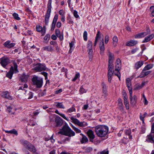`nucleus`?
Masks as SVG:
<instances>
[{
  "instance_id": "obj_1",
  "label": "nucleus",
  "mask_w": 154,
  "mask_h": 154,
  "mask_svg": "<svg viewBox=\"0 0 154 154\" xmlns=\"http://www.w3.org/2000/svg\"><path fill=\"white\" fill-rule=\"evenodd\" d=\"M95 131L98 137H103L107 134L109 129L106 126H98L95 127Z\"/></svg>"
},
{
  "instance_id": "obj_2",
  "label": "nucleus",
  "mask_w": 154,
  "mask_h": 154,
  "mask_svg": "<svg viewBox=\"0 0 154 154\" xmlns=\"http://www.w3.org/2000/svg\"><path fill=\"white\" fill-rule=\"evenodd\" d=\"M58 133L69 137L74 136L75 134V132L66 125L64 126Z\"/></svg>"
},
{
  "instance_id": "obj_3",
  "label": "nucleus",
  "mask_w": 154,
  "mask_h": 154,
  "mask_svg": "<svg viewBox=\"0 0 154 154\" xmlns=\"http://www.w3.org/2000/svg\"><path fill=\"white\" fill-rule=\"evenodd\" d=\"M121 68V63L120 59H117L116 62V65L115 66V70L114 71V74L115 75L119 78V80L120 79L121 75L119 72V71Z\"/></svg>"
},
{
  "instance_id": "obj_4",
  "label": "nucleus",
  "mask_w": 154,
  "mask_h": 154,
  "mask_svg": "<svg viewBox=\"0 0 154 154\" xmlns=\"http://www.w3.org/2000/svg\"><path fill=\"white\" fill-rule=\"evenodd\" d=\"M33 84L36 86L38 88H40L42 87L43 84V79L41 78H38L37 76H35L33 77L32 79Z\"/></svg>"
},
{
  "instance_id": "obj_5",
  "label": "nucleus",
  "mask_w": 154,
  "mask_h": 154,
  "mask_svg": "<svg viewBox=\"0 0 154 154\" xmlns=\"http://www.w3.org/2000/svg\"><path fill=\"white\" fill-rule=\"evenodd\" d=\"M51 0H49L48 4V10L45 17V22L46 24L48 25L51 13Z\"/></svg>"
},
{
  "instance_id": "obj_6",
  "label": "nucleus",
  "mask_w": 154,
  "mask_h": 154,
  "mask_svg": "<svg viewBox=\"0 0 154 154\" xmlns=\"http://www.w3.org/2000/svg\"><path fill=\"white\" fill-rule=\"evenodd\" d=\"M17 66L16 63H14V66H11L10 71L7 73L6 76L10 79H11L14 72L17 73L18 72Z\"/></svg>"
},
{
  "instance_id": "obj_7",
  "label": "nucleus",
  "mask_w": 154,
  "mask_h": 154,
  "mask_svg": "<svg viewBox=\"0 0 154 154\" xmlns=\"http://www.w3.org/2000/svg\"><path fill=\"white\" fill-rule=\"evenodd\" d=\"M87 48H88V56L90 59H92L93 57V50L92 49V42L90 41H88L87 45Z\"/></svg>"
},
{
  "instance_id": "obj_8",
  "label": "nucleus",
  "mask_w": 154,
  "mask_h": 154,
  "mask_svg": "<svg viewBox=\"0 0 154 154\" xmlns=\"http://www.w3.org/2000/svg\"><path fill=\"white\" fill-rule=\"evenodd\" d=\"M46 67L44 64L38 63L36 64L34 69V70L36 72H41L42 71L45 70Z\"/></svg>"
},
{
  "instance_id": "obj_9",
  "label": "nucleus",
  "mask_w": 154,
  "mask_h": 154,
  "mask_svg": "<svg viewBox=\"0 0 154 154\" xmlns=\"http://www.w3.org/2000/svg\"><path fill=\"white\" fill-rule=\"evenodd\" d=\"M71 120L74 123L77 124L80 127H84L87 125V123L84 122H80L76 119L72 118Z\"/></svg>"
},
{
  "instance_id": "obj_10",
  "label": "nucleus",
  "mask_w": 154,
  "mask_h": 154,
  "mask_svg": "<svg viewBox=\"0 0 154 154\" xmlns=\"http://www.w3.org/2000/svg\"><path fill=\"white\" fill-rule=\"evenodd\" d=\"M0 61V63L3 67H4L10 63L9 59L5 57H3L1 58Z\"/></svg>"
},
{
  "instance_id": "obj_11",
  "label": "nucleus",
  "mask_w": 154,
  "mask_h": 154,
  "mask_svg": "<svg viewBox=\"0 0 154 154\" xmlns=\"http://www.w3.org/2000/svg\"><path fill=\"white\" fill-rule=\"evenodd\" d=\"M99 47L100 49V53L101 55H103L105 50L104 44L103 39V38L100 42Z\"/></svg>"
},
{
  "instance_id": "obj_12",
  "label": "nucleus",
  "mask_w": 154,
  "mask_h": 154,
  "mask_svg": "<svg viewBox=\"0 0 154 154\" xmlns=\"http://www.w3.org/2000/svg\"><path fill=\"white\" fill-rule=\"evenodd\" d=\"M36 29L37 31L41 32L42 35H44L46 32V29L45 26H44L42 27L39 25H37L36 26Z\"/></svg>"
},
{
  "instance_id": "obj_13",
  "label": "nucleus",
  "mask_w": 154,
  "mask_h": 154,
  "mask_svg": "<svg viewBox=\"0 0 154 154\" xmlns=\"http://www.w3.org/2000/svg\"><path fill=\"white\" fill-rule=\"evenodd\" d=\"M58 18V16L57 14L55 15L53 20L52 22L51 30V31H53L55 28L56 23L57 21Z\"/></svg>"
},
{
  "instance_id": "obj_14",
  "label": "nucleus",
  "mask_w": 154,
  "mask_h": 154,
  "mask_svg": "<svg viewBox=\"0 0 154 154\" xmlns=\"http://www.w3.org/2000/svg\"><path fill=\"white\" fill-rule=\"evenodd\" d=\"M108 55L109 57L108 64H113V61L114 59L113 54L110 52H109Z\"/></svg>"
},
{
  "instance_id": "obj_15",
  "label": "nucleus",
  "mask_w": 154,
  "mask_h": 154,
  "mask_svg": "<svg viewBox=\"0 0 154 154\" xmlns=\"http://www.w3.org/2000/svg\"><path fill=\"white\" fill-rule=\"evenodd\" d=\"M2 96L3 97L8 99L10 100L12 99V97L10 95L9 93L7 91L3 92L2 94Z\"/></svg>"
},
{
  "instance_id": "obj_16",
  "label": "nucleus",
  "mask_w": 154,
  "mask_h": 154,
  "mask_svg": "<svg viewBox=\"0 0 154 154\" xmlns=\"http://www.w3.org/2000/svg\"><path fill=\"white\" fill-rule=\"evenodd\" d=\"M137 97L136 96L134 95L132 97H130V103L132 106H134L137 103Z\"/></svg>"
},
{
  "instance_id": "obj_17",
  "label": "nucleus",
  "mask_w": 154,
  "mask_h": 154,
  "mask_svg": "<svg viewBox=\"0 0 154 154\" xmlns=\"http://www.w3.org/2000/svg\"><path fill=\"white\" fill-rule=\"evenodd\" d=\"M87 134L90 138V141L91 142H93V139L95 137L93 131L91 130H88L87 132Z\"/></svg>"
},
{
  "instance_id": "obj_18",
  "label": "nucleus",
  "mask_w": 154,
  "mask_h": 154,
  "mask_svg": "<svg viewBox=\"0 0 154 154\" xmlns=\"http://www.w3.org/2000/svg\"><path fill=\"white\" fill-rule=\"evenodd\" d=\"M154 37V34H152L145 38L143 41V43H146L149 42Z\"/></svg>"
},
{
  "instance_id": "obj_19",
  "label": "nucleus",
  "mask_w": 154,
  "mask_h": 154,
  "mask_svg": "<svg viewBox=\"0 0 154 154\" xmlns=\"http://www.w3.org/2000/svg\"><path fill=\"white\" fill-rule=\"evenodd\" d=\"M55 122L57 126H61L63 124V120L59 116H57L55 118Z\"/></svg>"
},
{
  "instance_id": "obj_20",
  "label": "nucleus",
  "mask_w": 154,
  "mask_h": 154,
  "mask_svg": "<svg viewBox=\"0 0 154 154\" xmlns=\"http://www.w3.org/2000/svg\"><path fill=\"white\" fill-rule=\"evenodd\" d=\"M137 43V41L135 40H131L128 41L126 43V45L128 46H134Z\"/></svg>"
},
{
  "instance_id": "obj_21",
  "label": "nucleus",
  "mask_w": 154,
  "mask_h": 154,
  "mask_svg": "<svg viewBox=\"0 0 154 154\" xmlns=\"http://www.w3.org/2000/svg\"><path fill=\"white\" fill-rule=\"evenodd\" d=\"M15 45L14 43H11L10 41H6L4 44V45L8 48H11L14 47Z\"/></svg>"
},
{
  "instance_id": "obj_22",
  "label": "nucleus",
  "mask_w": 154,
  "mask_h": 154,
  "mask_svg": "<svg viewBox=\"0 0 154 154\" xmlns=\"http://www.w3.org/2000/svg\"><path fill=\"white\" fill-rule=\"evenodd\" d=\"M55 33L56 36L60 38V40L62 41L63 39V35L60 34V31L59 29H55Z\"/></svg>"
},
{
  "instance_id": "obj_23",
  "label": "nucleus",
  "mask_w": 154,
  "mask_h": 154,
  "mask_svg": "<svg viewBox=\"0 0 154 154\" xmlns=\"http://www.w3.org/2000/svg\"><path fill=\"white\" fill-rule=\"evenodd\" d=\"M20 143L25 147H27L29 145L30 143L24 139H21L20 141Z\"/></svg>"
},
{
  "instance_id": "obj_24",
  "label": "nucleus",
  "mask_w": 154,
  "mask_h": 154,
  "mask_svg": "<svg viewBox=\"0 0 154 154\" xmlns=\"http://www.w3.org/2000/svg\"><path fill=\"white\" fill-rule=\"evenodd\" d=\"M146 71V70H144V69H143L140 75V77H143L148 75L151 72V71Z\"/></svg>"
},
{
  "instance_id": "obj_25",
  "label": "nucleus",
  "mask_w": 154,
  "mask_h": 154,
  "mask_svg": "<svg viewBox=\"0 0 154 154\" xmlns=\"http://www.w3.org/2000/svg\"><path fill=\"white\" fill-rule=\"evenodd\" d=\"M29 77V76L28 75H26L25 74H23L21 77L20 80L22 82H27Z\"/></svg>"
},
{
  "instance_id": "obj_26",
  "label": "nucleus",
  "mask_w": 154,
  "mask_h": 154,
  "mask_svg": "<svg viewBox=\"0 0 154 154\" xmlns=\"http://www.w3.org/2000/svg\"><path fill=\"white\" fill-rule=\"evenodd\" d=\"M42 50L43 51H51L53 50L52 47L50 46H46L43 47L42 48Z\"/></svg>"
},
{
  "instance_id": "obj_27",
  "label": "nucleus",
  "mask_w": 154,
  "mask_h": 154,
  "mask_svg": "<svg viewBox=\"0 0 154 154\" xmlns=\"http://www.w3.org/2000/svg\"><path fill=\"white\" fill-rule=\"evenodd\" d=\"M143 64V62L142 60H140L137 62L135 64V67L138 69Z\"/></svg>"
},
{
  "instance_id": "obj_28",
  "label": "nucleus",
  "mask_w": 154,
  "mask_h": 154,
  "mask_svg": "<svg viewBox=\"0 0 154 154\" xmlns=\"http://www.w3.org/2000/svg\"><path fill=\"white\" fill-rule=\"evenodd\" d=\"M5 132L6 133L14 134L16 135H18V133L17 131L14 129H12L10 131H5Z\"/></svg>"
},
{
  "instance_id": "obj_29",
  "label": "nucleus",
  "mask_w": 154,
  "mask_h": 154,
  "mask_svg": "<svg viewBox=\"0 0 154 154\" xmlns=\"http://www.w3.org/2000/svg\"><path fill=\"white\" fill-rule=\"evenodd\" d=\"M100 32L98 31L97 34L96 36V37L95 40V41L94 44V46H95L96 45L98 41V40L100 38Z\"/></svg>"
},
{
  "instance_id": "obj_30",
  "label": "nucleus",
  "mask_w": 154,
  "mask_h": 154,
  "mask_svg": "<svg viewBox=\"0 0 154 154\" xmlns=\"http://www.w3.org/2000/svg\"><path fill=\"white\" fill-rule=\"evenodd\" d=\"M82 138L80 140V142L82 143H86L88 141V139L85 135H82Z\"/></svg>"
},
{
  "instance_id": "obj_31",
  "label": "nucleus",
  "mask_w": 154,
  "mask_h": 154,
  "mask_svg": "<svg viewBox=\"0 0 154 154\" xmlns=\"http://www.w3.org/2000/svg\"><path fill=\"white\" fill-rule=\"evenodd\" d=\"M146 35V34L145 33V32L140 33L135 36V38H142L145 36Z\"/></svg>"
},
{
  "instance_id": "obj_32",
  "label": "nucleus",
  "mask_w": 154,
  "mask_h": 154,
  "mask_svg": "<svg viewBox=\"0 0 154 154\" xmlns=\"http://www.w3.org/2000/svg\"><path fill=\"white\" fill-rule=\"evenodd\" d=\"M27 147L29 151L32 152H35L36 151L35 147L30 143H29V145Z\"/></svg>"
},
{
  "instance_id": "obj_33",
  "label": "nucleus",
  "mask_w": 154,
  "mask_h": 154,
  "mask_svg": "<svg viewBox=\"0 0 154 154\" xmlns=\"http://www.w3.org/2000/svg\"><path fill=\"white\" fill-rule=\"evenodd\" d=\"M15 109L13 105H11V106L8 107L7 110L9 113H13L14 111L15 110Z\"/></svg>"
},
{
  "instance_id": "obj_34",
  "label": "nucleus",
  "mask_w": 154,
  "mask_h": 154,
  "mask_svg": "<svg viewBox=\"0 0 154 154\" xmlns=\"http://www.w3.org/2000/svg\"><path fill=\"white\" fill-rule=\"evenodd\" d=\"M113 45L114 47H116L118 43V38L117 36H114L112 38Z\"/></svg>"
},
{
  "instance_id": "obj_35",
  "label": "nucleus",
  "mask_w": 154,
  "mask_h": 154,
  "mask_svg": "<svg viewBox=\"0 0 154 154\" xmlns=\"http://www.w3.org/2000/svg\"><path fill=\"white\" fill-rule=\"evenodd\" d=\"M55 103L56 104V106L57 108L62 109H65V107L62 103L56 102Z\"/></svg>"
},
{
  "instance_id": "obj_36",
  "label": "nucleus",
  "mask_w": 154,
  "mask_h": 154,
  "mask_svg": "<svg viewBox=\"0 0 154 154\" xmlns=\"http://www.w3.org/2000/svg\"><path fill=\"white\" fill-rule=\"evenodd\" d=\"M126 83L128 89H129V88H132L131 82V80L129 78H127L126 79Z\"/></svg>"
},
{
  "instance_id": "obj_37",
  "label": "nucleus",
  "mask_w": 154,
  "mask_h": 154,
  "mask_svg": "<svg viewBox=\"0 0 154 154\" xmlns=\"http://www.w3.org/2000/svg\"><path fill=\"white\" fill-rule=\"evenodd\" d=\"M153 66L152 64H149L146 66L143 69L144 70H147L152 69Z\"/></svg>"
},
{
  "instance_id": "obj_38",
  "label": "nucleus",
  "mask_w": 154,
  "mask_h": 154,
  "mask_svg": "<svg viewBox=\"0 0 154 154\" xmlns=\"http://www.w3.org/2000/svg\"><path fill=\"white\" fill-rule=\"evenodd\" d=\"M74 45V43L73 42H71L69 43L70 49L69 51V52L71 53L73 50L74 48L73 47Z\"/></svg>"
},
{
  "instance_id": "obj_39",
  "label": "nucleus",
  "mask_w": 154,
  "mask_h": 154,
  "mask_svg": "<svg viewBox=\"0 0 154 154\" xmlns=\"http://www.w3.org/2000/svg\"><path fill=\"white\" fill-rule=\"evenodd\" d=\"M108 72H113L114 69L113 64H108Z\"/></svg>"
},
{
  "instance_id": "obj_40",
  "label": "nucleus",
  "mask_w": 154,
  "mask_h": 154,
  "mask_svg": "<svg viewBox=\"0 0 154 154\" xmlns=\"http://www.w3.org/2000/svg\"><path fill=\"white\" fill-rule=\"evenodd\" d=\"M79 92L80 94H82L84 93H85L87 92V90L84 89L83 87L82 86L80 87L79 90Z\"/></svg>"
},
{
  "instance_id": "obj_41",
  "label": "nucleus",
  "mask_w": 154,
  "mask_h": 154,
  "mask_svg": "<svg viewBox=\"0 0 154 154\" xmlns=\"http://www.w3.org/2000/svg\"><path fill=\"white\" fill-rule=\"evenodd\" d=\"M75 112V109L74 108V107L73 106L71 107L67 111V112L68 113H71L72 112Z\"/></svg>"
},
{
  "instance_id": "obj_42",
  "label": "nucleus",
  "mask_w": 154,
  "mask_h": 154,
  "mask_svg": "<svg viewBox=\"0 0 154 154\" xmlns=\"http://www.w3.org/2000/svg\"><path fill=\"white\" fill-rule=\"evenodd\" d=\"M113 72H108V81L110 82L111 80V77L112 76Z\"/></svg>"
},
{
  "instance_id": "obj_43",
  "label": "nucleus",
  "mask_w": 154,
  "mask_h": 154,
  "mask_svg": "<svg viewBox=\"0 0 154 154\" xmlns=\"http://www.w3.org/2000/svg\"><path fill=\"white\" fill-rule=\"evenodd\" d=\"M124 104L125 106L127 109L128 110L129 109V104L128 101L127 100H124Z\"/></svg>"
},
{
  "instance_id": "obj_44",
  "label": "nucleus",
  "mask_w": 154,
  "mask_h": 154,
  "mask_svg": "<svg viewBox=\"0 0 154 154\" xmlns=\"http://www.w3.org/2000/svg\"><path fill=\"white\" fill-rule=\"evenodd\" d=\"M12 15L15 19L17 20H20V18L19 17V15L18 14L16 13H14Z\"/></svg>"
},
{
  "instance_id": "obj_45",
  "label": "nucleus",
  "mask_w": 154,
  "mask_h": 154,
  "mask_svg": "<svg viewBox=\"0 0 154 154\" xmlns=\"http://www.w3.org/2000/svg\"><path fill=\"white\" fill-rule=\"evenodd\" d=\"M142 88L141 85L140 84H137L135 86L134 89L135 90H138Z\"/></svg>"
},
{
  "instance_id": "obj_46",
  "label": "nucleus",
  "mask_w": 154,
  "mask_h": 154,
  "mask_svg": "<svg viewBox=\"0 0 154 154\" xmlns=\"http://www.w3.org/2000/svg\"><path fill=\"white\" fill-rule=\"evenodd\" d=\"M83 38L85 41H86L87 40V33L86 31L84 32L83 33Z\"/></svg>"
},
{
  "instance_id": "obj_47",
  "label": "nucleus",
  "mask_w": 154,
  "mask_h": 154,
  "mask_svg": "<svg viewBox=\"0 0 154 154\" xmlns=\"http://www.w3.org/2000/svg\"><path fill=\"white\" fill-rule=\"evenodd\" d=\"M118 106L119 107V108L121 111H123L124 110V107L123 106L122 103H118Z\"/></svg>"
},
{
  "instance_id": "obj_48",
  "label": "nucleus",
  "mask_w": 154,
  "mask_h": 154,
  "mask_svg": "<svg viewBox=\"0 0 154 154\" xmlns=\"http://www.w3.org/2000/svg\"><path fill=\"white\" fill-rule=\"evenodd\" d=\"M123 99H124V100H128V99H127L128 97H127L126 93V92L125 91L123 92Z\"/></svg>"
},
{
  "instance_id": "obj_49",
  "label": "nucleus",
  "mask_w": 154,
  "mask_h": 154,
  "mask_svg": "<svg viewBox=\"0 0 154 154\" xmlns=\"http://www.w3.org/2000/svg\"><path fill=\"white\" fill-rule=\"evenodd\" d=\"M73 128L76 133H79L81 132L80 129L74 127H73Z\"/></svg>"
},
{
  "instance_id": "obj_50",
  "label": "nucleus",
  "mask_w": 154,
  "mask_h": 154,
  "mask_svg": "<svg viewBox=\"0 0 154 154\" xmlns=\"http://www.w3.org/2000/svg\"><path fill=\"white\" fill-rule=\"evenodd\" d=\"M28 98V99H30L33 97V94L32 92H29L28 94L27 95Z\"/></svg>"
},
{
  "instance_id": "obj_51",
  "label": "nucleus",
  "mask_w": 154,
  "mask_h": 154,
  "mask_svg": "<svg viewBox=\"0 0 154 154\" xmlns=\"http://www.w3.org/2000/svg\"><path fill=\"white\" fill-rule=\"evenodd\" d=\"M147 115V113L145 112V113L143 115V116H141L140 115V119L143 121V123L144 122V118L145 117V116L146 115Z\"/></svg>"
},
{
  "instance_id": "obj_52",
  "label": "nucleus",
  "mask_w": 154,
  "mask_h": 154,
  "mask_svg": "<svg viewBox=\"0 0 154 154\" xmlns=\"http://www.w3.org/2000/svg\"><path fill=\"white\" fill-rule=\"evenodd\" d=\"M147 115V113L145 112V113L143 115V116H141L140 115V119L143 121V123L144 122V118L145 117V116L146 115Z\"/></svg>"
},
{
  "instance_id": "obj_53",
  "label": "nucleus",
  "mask_w": 154,
  "mask_h": 154,
  "mask_svg": "<svg viewBox=\"0 0 154 154\" xmlns=\"http://www.w3.org/2000/svg\"><path fill=\"white\" fill-rule=\"evenodd\" d=\"M109 40V37L108 35H106L105 38V42L106 44H107Z\"/></svg>"
},
{
  "instance_id": "obj_54",
  "label": "nucleus",
  "mask_w": 154,
  "mask_h": 154,
  "mask_svg": "<svg viewBox=\"0 0 154 154\" xmlns=\"http://www.w3.org/2000/svg\"><path fill=\"white\" fill-rule=\"evenodd\" d=\"M50 37V35L49 34H47L45 36L44 39L46 41H48Z\"/></svg>"
},
{
  "instance_id": "obj_55",
  "label": "nucleus",
  "mask_w": 154,
  "mask_h": 154,
  "mask_svg": "<svg viewBox=\"0 0 154 154\" xmlns=\"http://www.w3.org/2000/svg\"><path fill=\"white\" fill-rule=\"evenodd\" d=\"M73 15L76 18H78L79 17V15L78 14V12L76 11H74Z\"/></svg>"
},
{
  "instance_id": "obj_56",
  "label": "nucleus",
  "mask_w": 154,
  "mask_h": 154,
  "mask_svg": "<svg viewBox=\"0 0 154 154\" xmlns=\"http://www.w3.org/2000/svg\"><path fill=\"white\" fill-rule=\"evenodd\" d=\"M79 73L76 74L74 78L73 79L72 81H75L79 77Z\"/></svg>"
},
{
  "instance_id": "obj_57",
  "label": "nucleus",
  "mask_w": 154,
  "mask_h": 154,
  "mask_svg": "<svg viewBox=\"0 0 154 154\" xmlns=\"http://www.w3.org/2000/svg\"><path fill=\"white\" fill-rule=\"evenodd\" d=\"M150 30L149 26H147L146 28V32H145V33L146 34V35L150 33Z\"/></svg>"
},
{
  "instance_id": "obj_58",
  "label": "nucleus",
  "mask_w": 154,
  "mask_h": 154,
  "mask_svg": "<svg viewBox=\"0 0 154 154\" xmlns=\"http://www.w3.org/2000/svg\"><path fill=\"white\" fill-rule=\"evenodd\" d=\"M130 93V97H132V88H129V89H128Z\"/></svg>"
},
{
  "instance_id": "obj_59",
  "label": "nucleus",
  "mask_w": 154,
  "mask_h": 154,
  "mask_svg": "<svg viewBox=\"0 0 154 154\" xmlns=\"http://www.w3.org/2000/svg\"><path fill=\"white\" fill-rule=\"evenodd\" d=\"M103 92L105 93L106 90V87L104 84H102Z\"/></svg>"
},
{
  "instance_id": "obj_60",
  "label": "nucleus",
  "mask_w": 154,
  "mask_h": 154,
  "mask_svg": "<svg viewBox=\"0 0 154 154\" xmlns=\"http://www.w3.org/2000/svg\"><path fill=\"white\" fill-rule=\"evenodd\" d=\"M100 154H108V151L104 150L102 152H100Z\"/></svg>"
},
{
  "instance_id": "obj_61",
  "label": "nucleus",
  "mask_w": 154,
  "mask_h": 154,
  "mask_svg": "<svg viewBox=\"0 0 154 154\" xmlns=\"http://www.w3.org/2000/svg\"><path fill=\"white\" fill-rule=\"evenodd\" d=\"M59 115L60 116H61L62 117H63L64 119H65L66 120L67 119V118L65 116L64 114H63L62 113H60V114H59Z\"/></svg>"
},
{
  "instance_id": "obj_62",
  "label": "nucleus",
  "mask_w": 154,
  "mask_h": 154,
  "mask_svg": "<svg viewBox=\"0 0 154 154\" xmlns=\"http://www.w3.org/2000/svg\"><path fill=\"white\" fill-rule=\"evenodd\" d=\"M61 26V23L60 22L58 21L57 24V26L58 28H60Z\"/></svg>"
},
{
  "instance_id": "obj_63",
  "label": "nucleus",
  "mask_w": 154,
  "mask_h": 154,
  "mask_svg": "<svg viewBox=\"0 0 154 154\" xmlns=\"http://www.w3.org/2000/svg\"><path fill=\"white\" fill-rule=\"evenodd\" d=\"M59 14L61 16H64V12L63 10H60L59 12Z\"/></svg>"
},
{
  "instance_id": "obj_64",
  "label": "nucleus",
  "mask_w": 154,
  "mask_h": 154,
  "mask_svg": "<svg viewBox=\"0 0 154 154\" xmlns=\"http://www.w3.org/2000/svg\"><path fill=\"white\" fill-rule=\"evenodd\" d=\"M62 91V89H60L58 90H57L55 91V93L56 94H58L61 92Z\"/></svg>"
}]
</instances>
